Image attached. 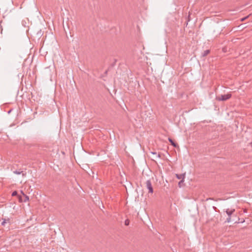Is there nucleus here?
<instances>
[{
    "mask_svg": "<svg viewBox=\"0 0 252 252\" xmlns=\"http://www.w3.org/2000/svg\"><path fill=\"white\" fill-rule=\"evenodd\" d=\"M231 97V94H227L217 96V99L219 101H224L229 99Z\"/></svg>",
    "mask_w": 252,
    "mask_h": 252,
    "instance_id": "obj_1",
    "label": "nucleus"
},
{
    "mask_svg": "<svg viewBox=\"0 0 252 252\" xmlns=\"http://www.w3.org/2000/svg\"><path fill=\"white\" fill-rule=\"evenodd\" d=\"M146 184L147 188L149 190V192L151 193H153V189L152 184H151L150 181H149V180L147 181Z\"/></svg>",
    "mask_w": 252,
    "mask_h": 252,
    "instance_id": "obj_2",
    "label": "nucleus"
},
{
    "mask_svg": "<svg viewBox=\"0 0 252 252\" xmlns=\"http://www.w3.org/2000/svg\"><path fill=\"white\" fill-rule=\"evenodd\" d=\"M185 176H186V174L185 173L182 174H176V177L178 179L182 180V182H184Z\"/></svg>",
    "mask_w": 252,
    "mask_h": 252,
    "instance_id": "obj_3",
    "label": "nucleus"
},
{
    "mask_svg": "<svg viewBox=\"0 0 252 252\" xmlns=\"http://www.w3.org/2000/svg\"><path fill=\"white\" fill-rule=\"evenodd\" d=\"M235 211L234 209H227L226 211V214L228 215L229 217H230L231 215L233 214V213Z\"/></svg>",
    "mask_w": 252,
    "mask_h": 252,
    "instance_id": "obj_4",
    "label": "nucleus"
},
{
    "mask_svg": "<svg viewBox=\"0 0 252 252\" xmlns=\"http://www.w3.org/2000/svg\"><path fill=\"white\" fill-rule=\"evenodd\" d=\"M23 195L25 196V200H24V202H26L27 201L29 200V197L27 196V195L25 194L23 191H21Z\"/></svg>",
    "mask_w": 252,
    "mask_h": 252,
    "instance_id": "obj_5",
    "label": "nucleus"
},
{
    "mask_svg": "<svg viewBox=\"0 0 252 252\" xmlns=\"http://www.w3.org/2000/svg\"><path fill=\"white\" fill-rule=\"evenodd\" d=\"M168 140L171 143V144L174 147H177V144H175L174 141L171 139V138H169L168 139Z\"/></svg>",
    "mask_w": 252,
    "mask_h": 252,
    "instance_id": "obj_6",
    "label": "nucleus"
},
{
    "mask_svg": "<svg viewBox=\"0 0 252 252\" xmlns=\"http://www.w3.org/2000/svg\"><path fill=\"white\" fill-rule=\"evenodd\" d=\"M6 221H7V220L6 219H3V221L1 222V225H4L6 223Z\"/></svg>",
    "mask_w": 252,
    "mask_h": 252,
    "instance_id": "obj_7",
    "label": "nucleus"
},
{
    "mask_svg": "<svg viewBox=\"0 0 252 252\" xmlns=\"http://www.w3.org/2000/svg\"><path fill=\"white\" fill-rule=\"evenodd\" d=\"M17 194V192L16 191H14L12 192V196H16V195Z\"/></svg>",
    "mask_w": 252,
    "mask_h": 252,
    "instance_id": "obj_8",
    "label": "nucleus"
},
{
    "mask_svg": "<svg viewBox=\"0 0 252 252\" xmlns=\"http://www.w3.org/2000/svg\"><path fill=\"white\" fill-rule=\"evenodd\" d=\"M209 52H210L209 50H206L205 51H204V56L207 55L208 54H209Z\"/></svg>",
    "mask_w": 252,
    "mask_h": 252,
    "instance_id": "obj_9",
    "label": "nucleus"
},
{
    "mask_svg": "<svg viewBox=\"0 0 252 252\" xmlns=\"http://www.w3.org/2000/svg\"><path fill=\"white\" fill-rule=\"evenodd\" d=\"M184 182H182V180H181V181H180L178 183V185L179 186V187H181V184L183 183Z\"/></svg>",
    "mask_w": 252,
    "mask_h": 252,
    "instance_id": "obj_10",
    "label": "nucleus"
},
{
    "mask_svg": "<svg viewBox=\"0 0 252 252\" xmlns=\"http://www.w3.org/2000/svg\"><path fill=\"white\" fill-rule=\"evenodd\" d=\"M230 221H231V217H229V218L227 219V221L228 222H230Z\"/></svg>",
    "mask_w": 252,
    "mask_h": 252,
    "instance_id": "obj_11",
    "label": "nucleus"
},
{
    "mask_svg": "<svg viewBox=\"0 0 252 252\" xmlns=\"http://www.w3.org/2000/svg\"><path fill=\"white\" fill-rule=\"evenodd\" d=\"M128 223H129V221H128V220H126L125 221V224L127 225H128Z\"/></svg>",
    "mask_w": 252,
    "mask_h": 252,
    "instance_id": "obj_12",
    "label": "nucleus"
},
{
    "mask_svg": "<svg viewBox=\"0 0 252 252\" xmlns=\"http://www.w3.org/2000/svg\"><path fill=\"white\" fill-rule=\"evenodd\" d=\"M248 18V17H246L245 18H243L241 19V21H244L245 19H246Z\"/></svg>",
    "mask_w": 252,
    "mask_h": 252,
    "instance_id": "obj_13",
    "label": "nucleus"
},
{
    "mask_svg": "<svg viewBox=\"0 0 252 252\" xmlns=\"http://www.w3.org/2000/svg\"><path fill=\"white\" fill-rule=\"evenodd\" d=\"M19 201H20V202H21V201H22L21 197H19Z\"/></svg>",
    "mask_w": 252,
    "mask_h": 252,
    "instance_id": "obj_14",
    "label": "nucleus"
},
{
    "mask_svg": "<svg viewBox=\"0 0 252 252\" xmlns=\"http://www.w3.org/2000/svg\"><path fill=\"white\" fill-rule=\"evenodd\" d=\"M250 145H251V147H252V142L251 143H250Z\"/></svg>",
    "mask_w": 252,
    "mask_h": 252,
    "instance_id": "obj_15",
    "label": "nucleus"
}]
</instances>
